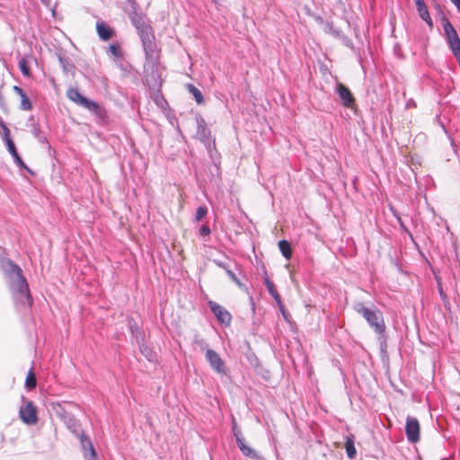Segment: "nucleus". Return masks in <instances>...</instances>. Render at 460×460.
Here are the masks:
<instances>
[{
	"label": "nucleus",
	"mask_w": 460,
	"mask_h": 460,
	"mask_svg": "<svg viewBox=\"0 0 460 460\" xmlns=\"http://www.w3.org/2000/svg\"><path fill=\"white\" fill-rule=\"evenodd\" d=\"M354 310L361 314L376 333H383L385 331V323L382 312L374 307L368 308L363 303L354 305Z\"/></svg>",
	"instance_id": "obj_1"
},
{
	"label": "nucleus",
	"mask_w": 460,
	"mask_h": 460,
	"mask_svg": "<svg viewBox=\"0 0 460 460\" xmlns=\"http://www.w3.org/2000/svg\"><path fill=\"white\" fill-rule=\"evenodd\" d=\"M66 96L73 102L97 115H100L102 112V108L97 102L84 97L76 88H69L66 92Z\"/></svg>",
	"instance_id": "obj_2"
},
{
	"label": "nucleus",
	"mask_w": 460,
	"mask_h": 460,
	"mask_svg": "<svg viewBox=\"0 0 460 460\" xmlns=\"http://www.w3.org/2000/svg\"><path fill=\"white\" fill-rule=\"evenodd\" d=\"M406 438L411 443H417L420 438V424L415 417L408 416L405 424Z\"/></svg>",
	"instance_id": "obj_3"
},
{
	"label": "nucleus",
	"mask_w": 460,
	"mask_h": 460,
	"mask_svg": "<svg viewBox=\"0 0 460 460\" xmlns=\"http://www.w3.org/2000/svg\"><path fill=\"white\" fill-rule=\"evenodd\" d=\"M20 417L26 424H35L38 421L37 410L32 402H28L20 409Z\"/></svg>",
	"instance_id": "obj_4"
},
{
	"label": "nucleus",
	"mask_w": 460,
	"mask_h": 460,
	"mask_svg": "<svg viewBox=\"0 0 460 460\" xmlns=\"http://www.w3.org/2000/svg\"><path fill=\"white\" fill-rule=\"evenodd\" d=\"M337 92L341 100L343 106L351 108L355 104V98L350 90L341 83L337 84Z\"/></svg>",
	"instance_id": "obj_5"
},
{
	"label": "nucleus",
	"mask_w": 460,
	"mask_h": 460,
	"mask_svg": "<svg viewBox=\"0 0 460 460\" xmlns=\"http://www.w3.org/2000/svg\"><path fill=\"white\" fill-rule=\"evenodd\" d=\"M206 358L209 361L211 367L218 373L225 374V363L215 350L208 349L206 352Z\"/></svg>",
	"instance_id": "obj_6"
},
{
	"label": "nucleus",
	"mask_w": 460,
	"mask_h": 460,
	"mask_svg": "<svg viewBox=\"0 0 460 460\" xmlns=\"http://www.w3.org/2000/svg\"><path fill=\"white\" fill-rule=\"evenodd\" d=\"M209 305L219 322L226 324H229L231 323L232 316L223 306L216 302H209Z\"/></svg>",
	"instance_id": "obj_7"
},
{
	"label": "nucleus",
	"mask_w": 460,
	"mask_h": 460,
	"mask_svg": "<svg viewBox=\"0 0 460 460\" xmlns=\"http://www.w3.org/2000/svg\"><path fill=\"white\" fill-rule=\"evenodd\" d=\"M140 37L146 51L152 50L154 47L152 28L150 26H144L140 31Z\"/></svg>",
	"instance_id": "obj_8"
},
{
	"label": "nucleus",
	"mask_w": 460,
	"mask_h": 460,
	"mask_svg": "<svg viewBox=\"0 0 460 460\" xmlns=\"http://www.w3.org/2000/svg\"><path fill=\"white\" fill-rule=\"evenodd\" d=\"M12 268L17 277V285L19 288V292L22 295H25L28 298H31L29 294L28 284L25 279L22 276V270L17 265L14 264L12 265Z\"/></svg>",
	"instance_id": "obj_9"
},
{
	"label": "nucleus",
	"mask_w": 460,
	"mask_h": 460,
	"mask_svg": "<svg viewBox=\"0 0 460 460\" xmlns=\"http://www.w3.org/2000/svg\"><path fill=\"white\" fill-rule=\"evenodd\" d=\"M96 31L100 39L104 41L111 40L115 34L113 29H111L103 22H99L96 23Z\"/></svg>",
	"instance_id": "obj_10"
},
{
	"label": "nucleus",
	"mask_w": 460,
	"mask_h": 460,
	"mask_svg": "<svg viewBox=\"0 0 460 460\" xmlns=\"http://www.w3.org/2000/svg\"><path fill=\"white\" fill-rule=\"evenodd\" d=\"M13 91L19 95L21 102H20V109L22 111H31L32 109V104L25 93V92L19 86L14 85L13 87Z\"/></svg>",
	"instance_id": "obj_11"
},
{
	"label": "nucleus",
	"mask_w": 460,
	"mask_h": 460,
	"mask_svg": "<svg viewBox=\"0 0 460 460\" xmlns=\"http://www.w3.org/2000/svg\"><path fill=\"white\" fill-rule=\"evenodd\" d=\"M234 436L236 438L237 445H238L240 450L242 451V453L245 456H248L252 459H257L258 454L256 453V451L254 449H252L251 447L247 446L244 443V440L241 438V436L238 433H234Z\"/></svg>",
	"instance_id": "obj_12"
},
{
	"label": "nucleus",
	"mask_w": 460,
	"mask_h": 460,
	"mask_svg": "<svg viewBox=\"0 0 460 460\" xmlns=\"http://www.w3.org/2000/svg\"><path fill=\"white\" fill-rule=\"evenodd\" d=\"M443 27H444V31H445V33L447 35L449 44L459 39V36H458L456 31L455 30V28L453 27V25L451 24V22L449 21H446L444 22Z\"/></svg>",
	"instance_id": "obj_13"
},
{
	"label": "nucleus",
	"mask_w": 460,
	"mask_h": 460,
	"mask_svg": "<svg viewBox=\"0 0 460 460\" xmlns=\"http://www.w3.org/2000/svg\"><path fill=\"white\" fill-rule=\"evenodd\" d=\"M345 449L349 458L353 459L356 456L357 451L354 445V436L349 435L346 438Z\"/></svg>",
	"instance_id": "obj_14"
},
{
	"label": "nucleus",
	"mask_w": 460,
	"mask_h": 460,
	"mask_svg": "<svg viewBox=\"0 0 460 460\" xmlns=\"http://www.w3.org/2000/svg\"><path fill=\"white\" fill-rule=\"evenodd\" d=\"M279 248L282 253V255L287 259L290 260L292 257V248L287 240H281L279 242Z\"/></svg>",
	"instance_id": "obj_15"
},
{
	"label": "nucleus",
	"mask_w": 460,
	"mask_h": 460,
	"mask_svg": "<svg viewBox=\"0 0 460 460\" xmlns=\"http://www.w3.org/2000/svg\"><path fill=\"white\" fill-rule=\"evenodd\" d=\"M187 90L191 93L198 104L204 102V97L202 93L193 84H188L186 85Z\"/></svg>",
	"instance_id": "obj_16"
},
{
	"label": "nucleus",
	"mask_w": 460,
	"mask_h": 460,
	"mask_svg": "<svg viewBox=\"0 0 460 460\" xmlns=\"http://www.w3.org/2000/svg\"><path fill=\"white\" fill-rule=\"evenodd\" d=\"M25 385L30 390L34 389L37 385L36 376L32 369H31L27 374Z\"/></svg>",
	"instance_id": "obj_17"
},
{
	"label": "nucleus",
	"mask_w": 460,
	"mask_h": 460,
	"mask_svg": "<svg viewBox=\"0 0 460 460\" xmlns=\"http://www.w3.org/2000/svg\"><path fill=\"white\" fill-rule=\"evenodd\" d=\"M418 12L421 19L425 21L429 26H432V21L426 5L420 7Z\"/></svg>",
	"instance_id": "obj_18"
},
{
	"label": "nucleus",
	"mask_w": 460,
	"mask_h": 460,
	"mask_svg": "<svg viewBox=\"0 0 460 460\" xmlns=\"http://www.w3.org/2000/svg\"><path fill=\"white\" fill-rule=\"evenodd\" d=\"M267 288H268V290L269 292L270 293V295L274 297V299L276 300V302L278 304H281V297L279 294V292L277 291L275 286L273 283L268 281L267 282Z\"/></svg>",
	"instance_id": "obj_19"
},
{
	"label": "nucleus",
	"mask_w": 460,
	"mask_h": 460,
	"mask_svg": "<svg viewBox=\"0 0 460 460\" xmlns=\"http://www.w3.org/2000/svg\"><path fill=\"white\" fill-rule=\"evenodd\" d=\"M19 67L23 75H25V76L31 75V69L29 67L28 62L25 58H22L19 61Z\"/></svg>",
	"instance_id": "obj_20"
},
{
	"label": "nucleus",
	"mask_w": 460,
	"mask_h": 460,
	"mask_svg": "<svg viewBox=\"0 0 460 460\" xmlns=\"http://www.w3.org/2000/svg\"><path fill=\"white\" fill-rule=\"evenodd\" d=\"M4 141L5 142L6 146H7V149H8V151L10 152V154L12 155V156H13V155H17L18 152H17V150H16V147H15L14 142L13 141V139L11 138V137H6V138H4Z\"/></svg>",
	"instance_id": "obj_21"
},
{
	"label": "nucleus",
	"mask_w": 460,
	"mask_h": 460,
	"mask_svg": "<svg viewBox=\"0 0 460 460\" xmlns=\"http://www.w3.org/2000/svg\"><path fill=\"white\" fill-rule=\"evenodd\" d=\"M208 214V208L206 207H199L196 211L195 219L197 222L202 220Z\"/></svg>",
	"instance_id": "obj_22"
},
{
	"label": "nucleus",
	"mask_w": 460,
	"mask_h": 460,
	"mask_svg": "<svg viewBox=\"0 0 460 460\" xmlns=\"http://www.w3.org/2000/svg\"><path fill=\"white\" fill-rule=\"evenodd\" d=\"M109 51L114 56V57H121L122 52L120 49V47L118 43H113L109 46Z\"/></svg>",
	"instance_id": "obj_23"
},
{
	"label": "nucleus",
	"mask_w": 460,
	"mask_h": 460,
	"mask_svg": "<svg viewBox=\"0 0 460 460\" xmlns=\"http://www.w3.org/2000/svg\"><path fill=\"white\" fill-rule=\"evenodd\" d=\"M0 132L3 135V138H6L11 137V132L8 127L4 124V122L0 119Z\"/></svg>",
	"instance_id": "obj_24"
},
{
	"label": "nucleus",
	"mask_w": 460,
	"mask_h": 460,
	"mask_svg": "<svg viewBox=\"0 0 460 460\" xmlns=\"http://www.w3.org/2000/svg\"><path fill=\"white\" fill-rule=\"evenodd\" d=\"M199 235L201 236H209L211 234V230L208 225H202L199 228Z\"/></svg>",
	"instance_id": "obj_25"
},
{
	"label": "nucleus",
	"mask_w": 460,
	"mask_h": 460,
	"mask_svg": "<svg viewBox=\"0 0 460 460\" xmlns=\"http://www.w3.org/2000/svg\"><path fill=\"white\" fill-rule=\"evenodd\" d=\"M226 272L234 283H236L239 287H242V283L232 270H230L229 269H226Z\"/></svg>",
	"instance_id": "obj_26"
},
{
	"label": "nucleus",
	"mask_w": 460,
	"mask_h": 460,
	"mask_svg": "<svg viewBox=\"0 0 460 460\" xmlns=\"http://www.w3.org/2000/svg\"><path fill=\"white\" fill-rule=\"evenodd\" d=\"M13 157L14 161H15V162H16V163H17L21 167H22V168L26 169L28 172H30L31 173H32V172H31V171L30 170V168H28V167L26 166V164L23 163V161L22 160V158L20 157V155H19L18 154H17V155H13Z\"/></svg>",
	"instance_id": "obj_27"
},
{
	"label": "nucleus",
	"mask_w": 460,
	"mask_h": 460,
	"mask_svg": "<svg viewBox=\"0 0 460 460\" xmlns=\"http://www.w3.org/2000/svg\"><path fill=\"white\" fill-rule=\"evenodd\" d=\"M278 305H279V309H280V311H281V313H282L283 316L287 319L288 314H287V312H286V309H285V307H284L283 304L281 303V304H278Z\"/></svg>",
	"instance_id": "obj_28"
},
{
	"label": "nucleus",
	"mask_w": 460,
	"mask_h": 460,
	"mask_svg": "<svg viewBox=\"0 0 460 460\" xmlns=\"http://www.w3.org/2000/svg\"><path fill=\"white\" fill-rule=\"evenodd\" d=\"M457 8L458 12L460 13V0H450Z\"/></svg>",
	"instance_id": "obj_29"
},
{
	"label": "nucleus",
	"mask_w": 460,
	"mask_h": 460,
	"mask_svg": "<svg viewBox=\"0 0 460 460\" xmlns=\"http://www.w3.org/2000/svg\"><path fill=\"white\" fill-rule=\"evenodd\" d=\"M61 408H62V407H61V404H60V403H58H58H53V404H52V409H53L54 411H58V409H61Z\"/></svg>",
	"instance_id": "obj_30"
},
{
	"label": "nucleus",
	"mask_w": 460,
	"mask_h": 460,
	"mask_svg": "<svg viewBox=\"0 0 460 460\" xmlns=\"http://www.w3.org/2000/svg\"><path fill=\"white\" fill-rule=\"evenodd\" d=\"M215 263H216L218 267H220V268L224 269L225 270H226V269H227V268L225 266V264H224L223 262H221V261H215Z\"/></svg>",
	"instance_id": "obj_31"
},
{
	"label": "nucleus",
	"mask_w": 460,
	"mask_h": 460,
	"mask_svg": "<svg viewBox=\"0 0 460 460\" xmlns=\"http://www.w3.org/2000/svg\"><path fill=\"white\" fill-rule=\"evenodd\" d=\"M89 445H90V449H91L92 456H95L96 453H95V450H94L93 447L92 446L91 442H89Z\"/></svg>",
	"instance_id": "obj_32"
},
{
	"label": "nucleus",
	"mask_w": 460,
	"mask_h": 460,
	"mask_svg": "<svg viewBox=\"0 0 460 460\" xmlns=\"http://www.w3.org/2000/svg\"><path fill=\"white\" fill-rule=\"evenodd\" d=\"M417 9L419 10L420 7L425 6V4L423 1L416 3Z\"/></svg>",
	"instance_id": "obj_33"
},
{
	"label": "nucleus",
	"mask_w": 460,
	"mask_h": 460,
	"mask_svg": "<svg viewBox=\"0 0 460 460\" xmlns=\"http://www.w3.org/2000/svg\"><path fill=\"white\" fill-rule=\"evenodd\" d=\"M439 293H440V295H441L442 296H445V295H444V292H443L442 288H439Z\"/></svg>",
	"instance_id": "obj_34"
},
{
	"label": "nucleus",
	"mask_w": 460,
	"mask_h": 460,
	"mask_svg": "<svg viewBox=\"0 0 460 460\" xmlns=\"http://www.w3.org/2000/svg\"><path fill=\"white\" fill-rule=\"evenodd\" d=\"M160 99H161L160 97H158V96L156 97L155 102H156L157 104L159 103Z\"/></svg>",
	"instance_id": "obj_35"
},
{
	"label": "nucleus",
	"mask_w": 460,
	"mask_h": 460,
	"mask_svg": "<svg viewBox=\"0 0 460 460\" xmlns=\"http://www.w3.org/2000/svg\"><path fill=\"white\" fill-rule=\"evenodd\" d=\"M3 441H4V436L2 435L1 436V442H3Z\"/></svg>",
	"instance_id": "obj_36"
}]
</instances>
